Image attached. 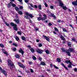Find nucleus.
<instances>
[{
	"instance_id": "obj_1",
	"label": "nucleus",
	"mask_w": 77,
	"mask_h": 77,
	"mask_svg": "<svg viewBox=\"0 0 77 77\" xmlns=\"http://www.w3.org/2000/svg\"><path fill=\"white\" fill-rule=\"evenodd\" d=\"M25 15L26 16H25L24 18L26 19H27V20H29V23H30L31 24H32V20H30V18H33V17H34V16H33L32 14H29V12H26L25 13Z\"/></svg>"
},
{
	"instance_id": "obj_2",
	"label": "nucleus",
	"mask_w": 77,
	"mask_h": 77,
	"mask_svg": "<svg viewBox=\"0 0 77 77\" xmlns=\"http://www.w3.org/2000/svg\"><path fill=\"white\" fill-rule=\"evenodd\" d=\"M10 25L12 26V27H14L13 29H14V30H15V31H17L18 30V28L17 27V24L13 22H11L10 23Z\"/></svg>"
},
{
	"instance_id": "obj_3",
	"label": "nucleus",
	"mask_w": 77,
	"mask_h": 77,
	"mask_svg": "<svg viewBox=\"0 0 77 77\" xmlns=\"http://www.w3.org/2000/svg\"><path fill=\"white\" fill-rule=\"evenodd\" d=\"M7 62L8 63V66H11L12 67L14 66V64H13L12 62V61L11 60H8Z\"/></svg>"
},
{
	"instance_id": "obj_4",
	"label": "nucleus",
	"mask_w": 77,
	"mask_h": 77,
	"mask_svg": "<svg viewBox=\"0 0 77 77\" xmlns=\"http://www.w3.org/2000/svg\"><path fill=\"white\" fill-rule=\"evenodd\" d=\"M36 52L37 53H39V54H42V53H43V50L39 49H37L36 50Z\"/></svg>"
},
{
	"instance_id": "obj_5",
	"label": "nucleus",
	"mask_w": 77,
	"mask_h": 77,
	"mask_svg": "<svg viewBox=\"0 0 77 77\" xmlns=\"http://www.w3.org/2000/svg\"><path fill=\"white\" fill-rule=\"evenodd\" d=\"M58 0V2H59V6H60L61 7H62L64 5L63 4V2H61V0Z\"/></svg>"
},
{
	"instance_id": "obj_6",
	"label": "nucleus",
	"mask_w": 77,
	"mask_h": 77,
	"mask_svg": "<svg viewBox=\"0 0 77 77\" xmlns=\"http://www.w3.org/2000/svg\"><path fill=\"white\" fill-rule=\"evenodd\" d=\"M18 65L19 66L21 67L22 68H25V67L24 65H23V64L21 63H19Z\"/></svg>"
},
{
	"instance_id": "obj_7",
	"label": "nucleus",
	"mask_w": 77,
	"mask_h": 77,
	"mask_svg": "<svg viewBox=\"0 0 77 77\" xmlns=\"http://www.w3.org/2000/svg\"><path fill=\"white\" fill-rule=\"evenodd\" d=\"M74 51V49L72 48H69L68 50V51L69 52H70V53H71V52H72Z\"/></svg>"
},
{
	"instance_id": "obj_8",
	"label": "nucleus",
	"mask_w": 77,
	"mask_h": 77,
	"mask_svg": "<svg viewBox=\"0 0 77 77\" xmlns=\"http://www.w3.org/2000/svg\"><path fill=\"white\" fill-rule=\"evenodd\" d=\"M72 4L73 5H74V6L75 5L76 6H77V0H76L75 2H72Z\"/></svg>"
},
{
	"instance_id": "obj_9",
	"label": "nucleus",
	"mask_w": 77,
	"mask_h": 77,
	"mask_svg": "<svg viewBox=\"0 0 77 77\" xmlns=\"http://www.w3.org/2000/svg\"><path fill=\"white\" fill-rule=\"evenodd\" d=\"M19 53H21L22 55H23L24 53V52L23 50H22L21 49H20V50H19Z\"/></svg>"
},
{
	"instance_id": "obj_10",
	"label": "nucleus",
	"mask_w": 77,
	"mask_h": 77,
	"mask_svg": "<svg viewBox=\"0 0 77 77\" xmlns=\"http://www.w3.org/2000/svg\"><path fill=\"white\" fill-rule=\"evenodd\" d=\"M2 52L4 53V54H6L7 55V56H8V53H7V52L5 51V50L3 49L2 50Z\"/></svg>"
},
{
	"instance_id": "obj_11",
	"label": "nucleus",
	"mask_w": 77,
	"mask_h": 77,
	"mask_svg": "<svg viewBox=\"0 0 77 77\" xmlns=\"http://www.w3.org/2000/svg\"><path fill=\"white\" fill-rule=\"evenodd\" d=\"M14 21L17 23V24H20V20L18 19H14Z\"/></svg>"
},
{
	"instance_id": "obj_12",
	"label": "nucleus",
	"mask_w": 77,
	"mask_h": 77,
	"mask_svg": "<svg viewBox=\"0 0 77 77\" xmlns=\"http://www.w3.org/2000/svg\"><path fill=\"white\" fill-rule=\"evenodd\" d=\"M61 65H62V66H63L64 68H65V69H66V70H68V69L65 66V65L63 64V63H61Z\"/></svg>"
},
{
	"instance_id": "obj_13",
	"label": "nucleus",
	"mask_w": 77,
	"mask_h": 77,
	"mask_svg": "<svg viewBox=\"0 0 77 77\" xmlns=\"http://www.w3.org/2000/svg\"><path fill=\"white\" fill-rule=\"evenodd\" d=\"M2 72H3V74H4L5 75H6V74H7V72L3 70H2Z\"/></svg>"
},
{
	"instance_id": "obj_14",
	"label": "nucleus",
	"mask_w": 77,
	"mask_h": 77,
	"mask_svg": "<svg viewBox=\"0 0 77 77\" xmlns=\"http://www.w3.org/2000/svg\"><path fill=\"white\" fill-rule=\"evenodd\" d=\"M51 16L52 17H53L54 18V19H56V16L54 15V14H53L52 13H51Z\"/></svg>"
},
{
	"instance_id": "obj_15",
	"label": "nucleus",
	"mask_w": 77,
	"mask_h": 77,
	"mask_svg": "<svg viewBox=\"0 0 77 77\" xmlns=\"http://www.w3.org/2000/svg\"><path fill=\"white\" fill-rule=\"evenodd\" d=\"M15 57H16V58H17V59H19L20 56H19L18 54H17L15 55Z\"/></svg>"
},
{
	"instance_id": "obj_16",
	"label": "nucleus",
	"mask_w": 77,
	"mask_h": 77,
	"mask_svg": "<svg viewBox=\"0 0 77 77\" xmlns=\"http://www.w3.org/2000/svg\"><path fill=\"white\" fill-rule=\"evenodd\" d=\"M63 32H68V31H67V29H66L63 28Z\"/></svg>"
},
{
	"instance_id": "obj_17",
	"label": "nucleus",
	"mask_w": 77,
	"mask_h": 77,
	"mask_svg": "<svg viewBox=\"0 0 77 77\" xmlns=\"http://www.w3.org/2000/svg\"><path fill=\"white\" fill-rule=\"evenodd\" d=\"M61 50L63 52H65V53L66 52V51L63 48H61Z\"/></svg>"
},
{
	"instance_id": "obj_18",
	"label": "nucleus",
	"mask_w": 77,
	"mask_h": 77,
	"mask_svg": "<svg viewBox=\"0 0 77 77\" xmlns=\"http://www.w3.org/2000/svg\"><path fill=\"white\" fill-rule=\"evenodd\" d=\"M18 13L20 14V15H23V12L21 11H19Z\"/></svg>"
},
{
	"instance_id": "obj_19",
	"label": "nucleus",
	"mask_w": 77,
	"mask_h": 77,
	"mask_svg": "<svg viewBox=\"0 0 77 77\" xmlns=\"http://www.w3.org/2000/svg\"><path fill=\"white\" fill-rule=\"evenodd\" d=\"M63 9V10H66L67 9V8H66V7L65 6H63L62 7Z\"/></svg>"
},
{
	"instance_id": "obj_20",
	"label": "nucleus",
	"mask_w": 77,
	"mask_h": 77,
	"mask_svg": "<svg viewBox=\"0 0 77 77\" xmlns=\"http://www.w3.org/2000/svg\"><path fill=\"white\" fill-rule=\"evenodd\" d=\"M40 65H42L43 66H45V63L44 62H41L40 63Z\"/></svg>"
},
{
	"instance_id": "obj_21",
	"label": "nucleus",
	"mask_w": 77,
	"mask_h": 77,
	"mask_svg": "<svg viewBox=\"0 0 77 77\" xmlns=\"http://www.w3.org/2000/svg\"><path fill=\"white\" fill-rule=\"evenodd\" d=\"M45 52L46 54H49L50 53V51H49L48 50H46Z\"/></svg>"
},
{
	"instance_id": "obj_22",
	"label": "nucleus",
	"mask_w": 77,
	"mask_h": 77,
	"mask_svg": "<svg viewBox=\"0 0 77 77\" xmlns=\"http://www.w3.org/2000/svg\"><path fill=\"white\" fill-rule=\"evenodd\" d=\"M43 37L45 38V39H49V38H48V37H47V36L43 35Z\"/></svg>"
},
{
	"instance_id": "obj_23",
	"label": "nucleus",
	"mask_w": 77,
	"mask_h": 77,
	"mask_svg": "<svg viewBox=\"0 0 77 77\" xmlns=\"http://www.w3.org/2000/svg\"><path fill=\"white\" fill-rule=\"evenodd\" d=\"M17 33L18 35H21V34H22L21 32L19 31H18Z\"/></svg>"
},
{
	"instance_id": "obj_24",
	"label": "nucleus",
	"mask_w": 77,
	"mask_h": 77,
	"mask_svg": "<svg viewBox=\"0 0 77 77\" xmlns=\"http://www.w3.org/2000/svg\"><path fill=\"white\" fill-rule=\"evenodd\" d=\"M30 51H31V52H32V53H34L35 52V50L34 49L32 48L30 49Z\"/></svg>"
},
{
	"instance_id": "obj_25",
	"label": "nucleus",
	"mask_w": 77,
	"mask_h": 77,
	"mask_svg": "<svg viewBox=\"0 0 77 77\" xmlns=\"http://www.w3.org/2000/svg\"><path fill=\"white\" fill-rule=\"evenodd\" d=\"M62 40H63V41H64L62 42L63 44H65L66 42V41H65V39H62Z\"/></svg>"
},
{
	"instance_id": "obj_26",
	"label": "nucleus",
	"mask_w": 77,
	"mask_h": 77,
	"mask_svg": "<svg viewBox=\"0 0 77 77\" xmlns=\"http://www.w3.org/2000/svg\"><path fill=\"white\" fill-rule=\"evenodd\" d=\"M66 53H67V55H68V56H71V54H70V53L69 52L66 51Z\"/></svg>"
},
{
	"instance_id": "obj_27",
	"label": "nucleus",
	"mask_w": 77,
	"mask_h": 77,
	"mask_svg": "<svg viewBox=\"0 0 77 77\" xmlns=\"http://www.w3.org/2000/svg\"><path fill=\"white\" fill-rule=\"evenodd\" d=\"M38 9L39 10H41L42 9V8H41V5H39L38 7Z\"/></svg>"
},
{
	"instance_id": "obj_28",
	"label": "nucleus",
	"mask_w": 77,
	"mask_h": 77,
	"mask_svg": "<svg viewBox=\"0 0 77 77\" xmlns=\"http://www.w3.org/2000/svg\"><path fill=\"white\" fill-rule=\"evenodd\" d=\"M57 60L58 62H61V60L60 58H57Z\"/></svg>"
},
{
	"instance_id": "obj_29",
	"label": "nucleus",
	"mask_w": 77,
	"mask_h": 77,
	"mask_svg": "<svg viewBox=\"0 0 77 77\" xmlns=\"http://www.w3.org/2000/svg\"><path fill=\"white\" fill-rule=\"evenodd\" d=\"M15 9L16 11H19V8L17 7H15Z\"/></svg>"
},
{
	"instance_id": "obj_30",
	"label": "nucleus",
	"mask_w": 77,
	"mask_h": 77,
	"mask_svg": "<svg viewBox=\"0 0 77 77\" xmlns=\"http://www.w3.org/2000/svg\"><path fill=\"white\" fill-rule=\"evenodd\" d=\"M67 43H68V46H69V47H71V44L69 42H68Z\"/></svg>"
},
{
	"instance_id": "obj_31",
	"label": "nucleus",
	"mask_w": 77,
	"mask_h": 77,
	"mask_svg": "<svg viewBox=\"0 0 77 77\" xmlns=\"http://www.w3.org/2000/svg\"><path fill=\"white\" fill-rule=\"evenodd\" d=\"M0 47H2V48H3L5 46L3 44H0Z\"/></svg>"
},
{
	"instance_id": "obj_32",
	"label": "nucleus",
	"mask_w": 77,
	"mask_h": 77,
	"mask_svg": "<svg viewBox=\"0 0 77 77\" xmlns=\"http://www.w3.org/2000/svg\"><path fill=\"white\" fill-rule=\"evenodd\" d=\"M37 20L38 21H41V17H37Z\"/></svg>"
},
{
	"instance_id": "obj_33",
	"label": "nucleus",
	"mask_w": 77,
	"mask_h": 77,
	"mask_svg": "<svg viewBox=\"0 0 77 77\" xmlns=\"http://www.w3.org/2000/svg\"><path fill=\"white\" fill-rule=\"evenodd\" d=\"M32 59L35 60L36 59V58L35 56H32Z\"/></svg>"
},
{
	"instance_id": "obj_34",
	"label": "nucleus",
	"mask_w": 77,
	"mask_h": 77,
	"mask_svg": "<svg viewBox=\"0 0 77 77\" xmlns=\"http://www.w3.org/2000/svg\"><path fill=\"white\" fill-rule=\"evenodd\" d=\"M5 24L7 26H8V27L10 26L9 25V23H8L7 22H6V23H5Z\"/></svg>"
},
{
	"instance_id": "obj_35",
	"label": "nucleus",
	"mask_w": 77,
	"mask_h": 77,
	"mask_svg": "<svg viewBox=\"0 0 77 77\" xmlns=\"http://www.w3.org/2000/svg\"><path fill=\"white\" fill-rule=\"evenodd\" d=\"M11 4H10V3H9L8 4V8H10V7H11Z\"/></svg>"
},
{
	"instance_id": "obj_36",
	"label": "nucleus",
	"mask_w": 77,
	"mask_h": 77,
	"mask_svg": "<svg viewBox=\"0 0 77 77\" xmlns=\"http://www.w3.org/2000/svg\"><path fill=\"white\" fill-rule=\"evenodd\" d=\"M65 62H66V63L68 64L69 63L70 61L66 60L65 61Z\"/></svg>"
},
{
	"instance_id": "obj_37",
	"label": "nucleus",
	"mask_w": 77,
	"mask_h": 77,
	"mask_svg": "<svg viewBox=\"0 0 77 77\" xmlns=\"http://www.w3.org/2000/svg\"><path fill=\"white\" fill-rule=\"evenodd\" d=\"M13 45L15 47H17L18 46V45L14 43H13Z\"/></svg>"
},
{
	"instance_id": "obj_38",
	"label": "nucleus",
	"mask_w": 77,
	"mask_h": 77,
	"mask_svg": "<svg viewBox=\"0 0 77 77\" xmlns=\"http://www.w3.org/2000/svg\"><path fill=\"white\" fill-rule=\"evenodd\" d=\"M46 19V18L45 17H41V20H42V21H44V20H45Z\"/></svg>"
},
{
	"instance_id": "obj_39",
	"label": "nucleus",
	"mask_w": 77,
	"mask_h": 77,
	"mask_svg": "<svg viewBox=\"0 0 77 77\" xmlns=\"http://www.w3.org/2000/svg\"><path fill=\"white\" fill-rule=\"evenodd\" d=\"M12 6H13V7H14V8H15V7H16V5L15 4H12Z\"/></svg>"
},
{
	"instance_id": "obj_40",
	"label": "nucleus",
	"mask_w": 77,
	"mask_h": 77,
	"mask_svg": "<svg viewBox=\"0 0 77 77\" xmlns=\"http://www.w3.org/2000/svg\"><path fill=\"white\" fill-rule=\"evenodd\" d=\"M68 68H72V66H71L70 65H69L68 66Z\"/></svg>"
},
{
	"instance_id": "obj_41",
	"label": "nucleus",
	"mask_w": 77,
	"mask_h": 77,
	"mask_svg": "<svg viewBox=\"0 0 77 77\" xmlns=\"http://www.w3.org/2000/svg\"><path fill=\"white\" fill-rule=\"evenodd\" d=\"M54 29H55V31H57V32H58L59 31V30H58V29H57V28L55 27L54 28Z\"/></svg>"
},
{
	"instance_id": "obj_42",
	"label": "nucleus",
	"mask_w": 77,
	"mask_h": 77,
	"mask_svg": "<svg viewBox=\"0 0 77 77\" xmlns=\"http://www.w3.org/2000/svg\"><path fill=\"white\" fill-rule=\"evenodd\" d=\"M48 25H49V26H52L53 24H51V23H48Z\"/></svg>"
},
{
	"instance_id": "obj_43",
	"label": "nucleus",
	"mask_w": 77,
	"mask_h": 77,
	"mask_svg": "<svg viewBox=\"0 0 77 77\" xmlns=\"http://www.w3.org/2000/svg\"><path fill=\"white\" fill-rule=\"evenodd\" d=\"M57 23H62V21H61V20H58V21H57Z\"/></svg>"
},
{
	"instance_id": "obj_44",
	"label": "nucleus",
	"mask_w": 77,
	"mask_h": 77,
	"mask_svg": "<svg viewBox=\"0 0 77 77\" xmlns=\"http://www.w3.org/2000/svg\"><path fill=\"white\" fill-rule=\"evenodd\" d=\"M69 26H70V27H71V28H72V29H74V27H73L72 26V25L71 24H70L69 25Z\"/></svg>"
},
{
	"instance_id": "obj_45",
	"label": "nucleus",
	"mask_w": 77,
	"mask_h": 77,
	"mask_svg": "<svg viewBox=\"0 0 77 77\" xmlns=\"http://www.w3.org/2000/svg\"><path fill=\"white\" fill-rule=\"evenodd\" d=\"M43 17H45L44 18H46V19H47V15H46V14H44L43 15Z\"/></svg>"
},
{
	"instance_id": "obj_46",
	"label": "nucleus",
	"mask_w": 77,
	"mask_h": 77,
	"mask_svg": "<svg viewBox=\"0 0 77 77\" xmlns=\"http://www.w3.org/2000/svg\"><path fill=\"white\" fill-rule=\"evenodd\" d=\"M54 68H55L56 69H59V68H58V67L56 66L55 65H54Z\"/></svg>"
},
{
	"instance_id": "obj_47",
	"label": "nucleus",
	"mask_w": 77,
	"mask_h": 77,
	"mask_svg": "<svg viewBox=\"0 0 77 77\" xmlns=\"http://www.w3.org/2000/svg\"><path fill=\"white\" fill-rule=\"evenodd\" d=\"M42 46V44L40 43L38 45V47H41Z\"/></svg>"
},
{
	"instance_id": "obj_48",
	"label": "nucleus",
	"mask_w": 77,
	"mask_h": 77,
	"mask_svg": "<svg viewBox=\"0 0 77 77\" xmlns=\"http://www.w3.org/2000/svg\"><path fill=\"white\" fill-rule=\"evenodd\" d=\"M45 7H48V5H47V3H45Z\"/></svg>"
},
{
	"instance_id": "obj_49",
	"label": "nucleus",
	"mask_w": 77,
	"mask_h": 77,
	"mask_svg": "<svg viewBox=\"0 0 77 77\" xmlns=\"http://www.w3.org/2000/svg\"><path fill=\"white\" fill-rule=\"evenodd\" d=\"M14 38L15 39H19V38L18 37V36H15Z\"/></svg>"
},
{
	"instance_id": "obj_50",
	"label": "nucleus",
	"mask_w": 77,
	"mask_h": 77,
	"mask_svg": "<svg viewBox=\"0 0 77 77\" xmlns=\"http://www.w3.org/2000/svg\"><path fill=\"white\" fill-rule=\"evenodd\" d=\"M50 8L51 9H53V8H54V7H53V6H50Z\"/></svg>"
},
{
	"instance_id": "obj_51",
	"label": "nucleus",
	"mask_w": 77,
	"mask_h": 77,
	"mask_svg": "<svg viewBox=\"0 0 77 77\" xmlns=\"http://www.w3.org/2000/svg\"><path fill=\"white\" fill-rule=\"evenodd\" d=\"M3 21L4 22L5 24V23H6V20L4 19V18H3Z\"/></svg>"
},
{
	"instance_id": "obj_52",
	"label": "nucleus",
	"mask_w": 77,
	"mask_h": 77,
	"mask_svg": "<svg viewBox=\"0 0 77 77\" xmlns=\"http://www.w3.org/2000/svg\"><path fill=\"white\" fill-rule=\"evenodd\" d=\"M72 41H75V42L77 43V41H75V39H72Z\"/></svg>"
},
{
	"instance_id": "obj_53",
	"label": "nucleus",
	"mask_w": 77,
	"mask_h": 77,
	"mask_svg": "<svg viewBox=\"0 0 77 77\" xmlns=\"http://www.w3.org/2000/svg\"><path fill=\"white\" fill-rule=\"evenodd\" d=\"M74 71H75L76 72H77V68H75L74 69Z\"/></svg>"
},
{
	"instance_id": "obj_54",
	"label": "nucleus",
	"mask_w": 77,
	"mask_h": 77,
	"mask_svg": "<svg viewBox=\"0 0 77 77\" xmlns=\"http://www.w3.org/2000/svg\"><path fill=\"white\" fill-rule=\"evenodd\" d=\"M34 8L36 9H37V8H38V6L36 5H34Z\"/></svg>"
},
{
	"instance_id": "obj_55",
	"label": "nucleus",
	"mask_w": 77,
	"mask_h": 77,
	"mask_svg": "<svg viewBox=\"0 0 77 77\" xmlns=\"http://www.w3.org/2000/svg\"><path fill=\"white\" fill-rule=\"evenodd\" d=\"M30 5L31 7L34 8V6L32 5V4H30Z\"/></svg>"
},
{
	"instance_id": "obj_56",
	"label": "nucleus",
	"mask_w": 77,
	"mask_h": 77,
	"mask_svg": "<svg viewBox=\"0 0 77 77\" xmlns=\"http://www.w3.org/2000/svg\"><path fill=\"white\" fill-rule=\"evenodd\" d=\"M25 3H28L29 1L28 0H25Z\"/></svg>"
},
{
	"instance_id": "obj_57",
	"label": "nucleus",
	"mask_w": 77,
	"mask_h": 77,
	"mask_svg": "<svg viewBox=\"0 0 77 77\" xmlns=\"http://www.w3.org/2000/svg\"><path fill=\"white\" fill-rule=\"evenodd\" d=\"M60 38L61 39H65V38H64L63 36L62 35H61L60 36Z\"/></svg>"
},
{
	"instance_id": "obj_58",
	"label": "nucleus",
	"mask_w": 77,
	"mask_h": 77,
	"mask_svg": "<svg viewBox=\"0 0 77 77\" xmlns=\"http://www.w3.org/2000/svg\"><path fill=\"white\" fill-rule=\"evenodd\" d=\"M28 63L29 65H32V62H28Z\"/></svg>"
},
{
	"instance_id": "obj_59",
	"label": "nucleus",
	"mask_w": 77,
	"mask_h": 77,
	"mask_svg": "<svg viewBox=\"0 0 77 77\" xmlns=\"http://www.w3.org/2000/svg\"><path fill=\"white\" fill-rule=\"evenodd\" d=\"M21 39H26V38L24 36H22Z\"/></svg>"
},
{
	"instance_id": "obj_60",
	"label": "nucleus",
	"mask_w": 77,
	"mask_h": 77,
	"mask_svg": "<svg viewBox=\"0 0 77 77\" xmlns=\"http://www.w3.org/2000/svg\"><path fill=\"white\" fill-rule=\"evenodd\" d=\"M38 15L39 16V17H42V15H41V14H38Z\"/></svg>"
},
{
	"instance_id": "obj_61",
	"label": "nucleus",
	"mask_w": 77,
	"mask_h": 77,
	"mask_svg": "<svg viewBox=\"0 0 77 77\" xmlns=\"http://www.w3.org/2000/svg\"><path fill=\"white\" fill-rule=\"evenodd\" d=\"M16 50H17V48H13V51H15Z\"/></svg>"
},
{
	"instance_id": "obj_62",
	"label": "nucleus",
	"mask_w": 77,
	"mask_h": 77,
	"mask_svg": "<svg viewBox=\"0 0 77 77\" xmlns=\"http://www.w3.org/2000/svg\"><path fill=\"white\" fill-rule=\"evenodd\" d=\"M19 2H20V3H21L23 2V0H17Z\"/></svg>"
},
{
	"instance_id": "obj_63",
	"label": "nucleus",
	"mask_w": 77,
	"mask_h": 77,
	"mask_svg": "<svg viewBox=\"0 0 77 77\" xmlns=\"http://www.w3.org/2000/svg\"><path fill=\"white\" fill-rule=\"evenodd\" d=\"M30 71L31 72H33V70L32 69H31Z\"/></svg>"
},
{
	"instance_id": "obj_64",
	"label": "nucleus",
	"mask_w": 77,
	"mask_h": 77,
	"mask_svg": "<svg viewBox=\"0 0 77 77\" xmlns=\"http://www.w3.org/2000/svg\"><path fill=\"white\" fill-rule=\"evenodd\" d=\"M35 30H36L37 31H38L39 30V29L38 28H35Z\"/></svg>"
}]
</instances>
